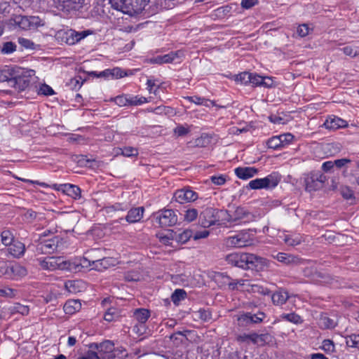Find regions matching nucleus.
I'll list each match as a JSON object with an SVG mask.
<instances>
[{
  "label": "nucleus",
  "instance_id": "a878e982",
  "mask_svg": "<svg viewBox=\"0 0 359 359\" xmlns=\"http://www.w3.org/2000/svg\"><path fill=\"white\" fill-rule=\"evenodd\" d=\"M178 53L176 52H171L164 55H158L156 57L151 59V62L154 64H164L173 62L177 57Z\"/></svg>",
  "mask_w": 359,
  "mask_h": 359
},
{
  "label": "nucleus",
  "instance_id": "a18cd8bd",
  "mask_svg": "<svg viewBox=\"0 0 359 359\" xmlns=\"http://www.w3.org/2000/svg\"><path fill=\"white\" fill-rule=\"evenodd\" d=\"M127 356V353L126 350L122 347H118L114 348V351L111 353V355H109L108 359H112V358H123Z\"/></svg>",
  "mask_w": 359,
  "mask_h": 359
},
{
  "label": "nucleus",
  "instance_id": "4be33fe9",
  "mask_svg": "<svg viewBox=\"0 0 359 359\" xmlns=\"http://www.w3.org/2000/svg\"><path fill=\"white\" fill-rule=\"evenodd\" d=\"M236 176L242 180H248L257 173V170L252 167H238L235 169Z\"/></svg>",
  "mask_w": 359,
  "mask_h": 359
},
{
  "label": "nucleus",
  "instance_id": "09e8293b",
  "mask_svg": "<svg viewBox=\"0 0 359 359\" xmlns=\"http://www.w3.org/2000/svg\"><path fill=\"white\" fill-rule=\"evenodd\" d=\"M196 315L198 318L204 322H208L212 318L211 313L209 311L205 309H199L196 312Z\"/></svg>",
  "mask_w": 359,
  "mask_h": 359
},
{
  "label": "nucleus",
  "instance_id": "49530a36",
  "mask_svg": "<svg viewBox=\"0 0 359 359\" xmlns=\"http://www.w3.org/2000/svg\"><path fill=\"white\" fill-rule=\"evenodd\" d=\"M118 317V313L117 309L115 308L109 309L104 315V319L108 322H111Z\"/></svg>",
  "mask_w": 359,
  "mask_h": 359
},
{
  "label": "nucleus",
  "instance_id": "393cba45",
  "mask_svg": "<svg viewBox=\"0 0 359 359\" xmlns=\"http://www.w3.org/2000/svg\"><path fill=\"white\" fill-rule=\"evenodd\" d=\"M8 252L15 257H20L23 255L25 251V245L20 241H14L8 246Z\"/></svg>",
  "mask_w": 359,
  "mask_h": 359
},
{
  "label": "nucleus",
  "instance_id": "8fccbe9b",
  "mask_svg": "<svg viewBox=\"0 0 359 359\" xmlns=\"http://www.w3.org/2000/svg\"><path fill=\"white\" fill-rule=\"evenodd\" d=\"M147 85L149 93L158 95L159 86L156 84L155 79H148L147 81Z\"/></svg>",
  "mask_w": 359,
  "mask_h": 359
},
{
  "label": "nucleus",
  "instance_id": "aec40b11",
  "mask_svg": "<svg viewBox=\"0 0 359 359\" xmlns=\"http://www.w3.org/2000/svg\"><path fill=\"white\" fill-rule=\"evenodd\" d=\"M90 257H91L90 255H88V257H84L81 259L79 264L83 267L90 266L92 269L98 270L100 269V266H103L104 268L107 267V264H108V259L107 258L90 261L89 259Z\"/></svg>",
  "mask_w": 359,
  "mask_h": 359
},
{
  "label": "nucleus",
  "instance_id": "a211bd4d",
  "mask_svg": "<svg viewBox=\"0 0 359 359\" xmlns=\"http://www.w3.org/2000/svg\"><path fill=\"white\" fill-rule=\"evenodd\" d=\"M250 84L252 86L271 88L273 86V80L269 76H262L255 73H252V79Z\"/></svg>",
  "mask_w": 359,
  "mask_h": 359
},
{
  "label": "nucleus",
  "instance_id": "ea45409f",
  "mask_svg": "<svg viewBox=\"0 0 359 359\" xmlns=\"http://www.w3.org/2000/svg\"><path fill=\"white\" fill-rule=\"evenodd\" d=\"M281 143L282 142L280 141L279 135H277L269 138L267 140L266 144L270 149H282Z\"/></svg>",
  "mask_w": 359,
  "mask_h": 359
},
{
  "label": "nucleus",
  "instance_id": "79ce46f5",
  "mask_svg": "<svg viewBox=\"0 0 359 359\" xmlns=\"http://www.w3.org/2000/svg\"><path fill=\"white\" fill-rule=\"evenodd\" d=\"M348 56L355 57L359 55V47L355 46H347L341 49Z\"/></svg>",
  "mask_w": 359,
  "mask_h": 359
},
{
  "label": "nucleus",
  "instance_id": "cd10ccee",
  "mask_svg": "<svg viewBox=\"0 0 359 359\" xmlns=\"http://www.w3.org/2000/svg\"><path fill=\"white\" fill-rule=\"evenodd\" d=\"M134 318L140 324H144L150 317V311L146 309H137L133 311Z\"/></svg>",
  "mask_w": 359,
  "mask_h": 359
},
{
  "label": "nucleus",
  "instance_id": "3c124183",
  "mask_svg": "<svg viewBox=\"0 0 359 359\" xmlns=\"http://www.w3.org/2000/svg\"><path fill=\"white\" fill-rule=\"evenodd\" d=\"M16 50V45L13 42H6L4 43L1 53L4 54H10Z\"/></svg>",
  "mask_w": 359,
  "mask_h": 359
},
{
  "label": "nucleus",
  "instance_id": "2eb2a0df",
  "mask_svg": "<svg viewBox=\"0 0 359 359\" xmlns=\"http://www.w3.org/2000/svg\"><path fill=\"white\" fill-rule=\"evenodd\" d=\"M264 318L265 314L262 312H259L256 314L248 313L239 316L238 318V322L240 326H247L250 323H261Z\"/></svg>",
  "mask_w": 359,
  "mask_h": 359
},
{
  "label": "nucleus",
  "instance_id": "1a4fd4ad",
  "mask_svg": "<svg viewBox=\"0 0 359 359\" xmlns=\"http://www.w3.org/2000/svg\"><path fill=\"white\" fill-rule=\"evenodd\" d=\"M280 179L276 175L271 174L264 178L251 180L248 186L252 189H271L276 187Z\"/></svg>",
  "mask_w": 359,
  "mask_h": 359
},
{
  "label": "nucleus",
  "instance_id": "c85d7f7f",
  "mask_svg": "<svg viewBox=\"0 0 359 359\" xmlns=\"http://www.w3.org/2000/svg\"><path fill=\"white\" fill-rule=\"evenodd\" d=\"M185 99L189 100L190 102H193L197 105H203L207 107H210L215 105L213 101L197 95L187 96L185 97Z\"/></svg>",
  "mask_w": 359,
  "mask_h": 359
},
{
  "label": "nucleus",
  "instance_id": "9d476101",
  "mask_svg": "<svg viewBox=\"0 0 359 359\" xmlns=\"http://www.w3.org/2000/svg\"><path fill=\"white\" fill-rule=\"evenodd\" d=\"M156 222L161 227H168L175 225L177 222V216L172 210H161L155 213Z\"/></svg>",
  "mask_w": 359,
  "mask_h": 359
},
{
  "label": "nucleus",
  "instance_id": "13d9d810",
  "mask_svg": "<svg viewBox=\"0 0 359 359\" xmlns=\"http://www.w3.org/2000/svg\"><path fill=\"white\" fill-rule=\"evenodd\" d=\"M311 28L307 24H302L299 25L297 29V33L301 37L306 36L310 32Z\"/></svg>",
  "mask_w": 359,
  "mask_h": 359
},
{
  "label": "nucleus",
  "instance_id": "39448f33",
  "mask_svg": "<svg viewBox=\"0 0 359 359\" xmlns=\"http://www.w3.org/2000/svg\"><path fill=\"white\" fill-rule=\"evenodd\" d=\"M39 264L43 269L50 271L57 269L72 271L75 269L74 263L61 257H45L43 259H39Z\"/></svg>",
  "mask_w": 359,
  "mask_h": 359
},
{
  "label": "nucleus",
  "instance_id": "052dcab7",
  "mask_svg": "<svg viewBox=\"0 0 359 359\" xmlns=\"http://www.w3.org/2000/svg\"><path fill=\"white\" fill-rule=\"evenodd\" d=\"M320 324L325 328H328V329L333 328L336 325L335 322L332 319H330V318H328L327 316L321 318Z\"/></svg>",
  "mask_w": 359,
  "mask_h": 359
},
{
  "label": "nucleus",
  "instance_id": "f03ea898",
  "mask_svg": "<svg viewBox=\"0 0 359 359\" xmlns=\"http://www.w3.org/2000/svg\"><path fill=\"white\" fill-rule=\"evenodd\" d=\"M8 24L22 30H34L43 26L44 22L39 16L13 15L8 20Z\"/></svg>",
  "mask_w": 359,
  "mask_h": 359
},
{
  "label": "nucleus",
  "instance_id": "bb28decb",
  "mask_svg": "<svg viewBox=\"0 0 359 359\" xmlns=\"http://www.w3.org/2000/svg\"><path fill=\"white\" fill-rule=\"evenodd\" d=\"M27 275L26 269L18 264H13L9 266L8 277L12 278H18Z\"/></svg>",
  "mask_w": 359,
  "mask_h": 359
},
{
  "label": "nucleus",
  "instance_id": "c756f323",
  "mask_svg": "<svg viewBox=\"0 0 359 359\" xmlns=\"http://www.w3.org/2000/svg\"><path fill=\"white\" fill-rule=\"evenodd\" d=\"M193 237V231L191 229H184L182 231L175 232L174 238L175 241L180 243H186L191 238Z\"/></svg>",
  "mask_w": 359,
  "mask_h": 359
},
{
  "label": "nucleus",
  "instance_id": "6e6552de",
  "mask_svg": "<svg viewBox=\"0 0 359 359\" xmlns=\"http://www.w3.org/2000/svg\"><path fill=\"white\" fill-rule=\"evenodd\" d=\"M13 79L11 80V86L18 90H24L28 87L30 82V76L32 70H26L20 67H14Z\"/></svg>",
  "mask_w": 359,
  "mask_h": 359
},
{
  "label": "nucleus",
  "instance_id": "0e129e2a",
  "mask_svg": "<svg viewBox=\"0 0 359 359\" xmlns=\"http://www.w3.org/2000/svg\"><path fill=\"white\" fill-rule=\"evenodd\" d=\"M39 93L44 95H51L54 93V91L51 87L46 84H43L40 86Z\"/></svg>",
  "mask_w": 359,
  "mask_h": 359
},
{
  "label": "nucleus",
  "instance_id": "864d4df0",
  "mask_svg": "<svg viewBox=\"0 0 359 359\" xmlns=\"http://www.w3.org/2000/svg\"><path fill=\"white\" fill-rule=\"evenodd\" d=\"M321 348L327 353H332L334 351V344L333 341L330 339L323 340Z\"/></svg>",
  "mask_w": 359,
  "mask_h": 359
},
{
  "label": "nucleus",
  "instance_id": "dca6fc26",
  "mask_svg": "<svg viewBox=\"0 0 359 359\" xmlns=\"http://www.w3.org/2000/svg\"><path fill=\"white\" fill-rule=\"evenodd\" d=\"M90 348L97 350L99 353L108 358L109 355L114 351V344L111 341L106 340L100 344H91Z\"/></svg>",
  "mask_w": 359,
  "mask_h": 359
},
{
  "label": "nucleus",
  "instance_id": "e433bc0d",
  "mask_svg": "<svg viewBox=\"0 0 359 359\" xmlns=\"http://www.w3.org/2000/svg\"><path fill=\"white\" fill-rule=\"evenodd\" d=\"M183 217L184 221L191 222L198 218V212L195 208H188L184 211Z\"/></svg>",
  "mask_w": 359,
  "mask_h": 359
},
{
  "label": "nucleus",
  "instance_id": "ddd939ff",
  "mask_svg": "<svg viewBox=\"0 0 359 359\" xmlns=\"http://www.w3.org/2000/svg\"><path fill=\"white\" fill-rule=\"evenodd\" d=\"M52 187L56 191H62L73 199L77 200L81 197V189L76 185L72 184H54Z\"/></svg>",
  "mask_w": 359,
  "mask_h": 359
},
{
  "label": "nucleus",
  "instance_id": "7c9ffc66",
  "mask_svg": "<svg viewBox=\"0 0 359 359\" xmlns=\"http://www.w3.org/2000/svg\"><path fill=\"white\" fill-rule=\"evenodd\" d=\"M275 258L278 262L284 263L285 264H297L298 263L299 261V259L297 257L284 252L278 253L275 256Z\"/></svg>",
  "mask_w": 359,
  "mask_h": 359
},
{
  "label": "nucleus",
  "instance_id": "680f3d73",
  "mask_svg": "<svg viewBox=\"0 0 359 359\" xmlns=\"http://www.w3.org/2000/svg\"><path fill=\"white\" fill-rule=\"evenodd\" d=\"M18 43L20 46L22 47L27 48V49H34V43L29 39L20 37L18 38Z\"/></svg>",
  "mask_w": 359,
  "mask_h": 359
},
{
  "label": "nucleus",
  "instance_id": "a19ab883",
  "mask_svg": "<svg viewBox=\"0 0 359 359\" xmlns=\"http://www.w3.org/2000/svg\"><path fill=\"white\" fill-rule=\"evenodd\" d=\"M348 346L359 349V334H351L346 337Z\"/></svg>",
  "mask_w": 359,
  "mask_h": 359
},
{
  "label": "nucleus",
  "instance_id": "6ab92c4d",
  "mask_svg": "<svg viewBox=\"0 0 359 359\" xmlns=\"http://www.w3.org/2000/svg\"><path fill=\"white\" fill-rule=\"evenodd\" d=\"M87 35L86 32H76L75 30L69 29L65 32L64 39H65L66 43L74 45L84 39Z\"/></svg>",
  "mask_w": 359,
  "mask_h": 359
},
{
  "label": "nucleus",
  "instance_id": "f3484780",
  "mask_svg": "<svg viewBox=\"0 0 359 359\" xmlns=\"http://www.w3.org/2000/svg\"><path fill=\"white\" fill-rule=\"evenodd\" d=\"M347 125L348 123L345 120L335 116H330L327 117L323 123L325 128L332 130L345 128Z\"/></svg>",
  "mask_w": 359,
  "mask_h": 359
},
{
  "label": "nucleus",
  "instance_id": "c03bdc74",
  "mask_svg": "<svg viewBox=\"0 0 359 359\" xmlns=\"http://www.w3.org/2000/svg\"><path fill=\"white\" fill-rule=\"evenodd\" d=\"M245 213L243 208H238L235 211V216H230L228 215V217H224V219H226L229 222H234L237 220L241 219L244 217Z\"/></svg>",
  "mask_w": 359,
  "mask_h": 359
},
{
  "label": "nucleus",
  "instance_id": "603ef678",
  "mask_svg": "<svg viewBox=\"0 0 359 359\" xmlns=\"http://www.w3.org/2000/svg\"><path fill=\"white\" fill-rule=\"evenodd\" d=\"M280 141L282 142V148L285 147L291 143L294 139V136L291 133H285L279 135Z\"/></svg>",
  "mask_w": 359,
  "mask_h": 359
},
{
  "label": "nucleus",
  "instance_id": "774afa93",
  "mask_svg": "<svg viewBox=\"0 0 359 359\" xmlns=\"http://www.w3.org/2000/svg\"><path fill=\"white\" fill-rule=\"evenodd\" d=\"M77 359H100L97 353L93 351H87L83 355L79 357Z\"/></svg>",
  "mask_w": 359,
  "mask_h": 359
},
{
  "label": "nucleus",
  "instance_id": "69168bd1",
  "mask_svg": "<svg viewBox=\"0 0 359 359\" xmlns=\"http://www.w3.org/2000/svg\"><path fill=\"white\" fill-rule=\"evenodd\" d=\"M10 11V3L6 1H0V15H5Z\"/></svg>",
  "mask_w": 359,
  "mask_h": 359
},
{
  "label": "nucleus",
  "instance_id": "e2e57ef3",
  "mask_svg": "<svg viewBox=\"0 0 359 359\" xmlns=\"http://www.w3.org/2000/svg\"><path fill=\"white\" fill-rule=\"evenodd\" d=\"M126 74L118 67H116L111 69V79H119L125 76Z\"/></svg>",
  "mask_w": 359,
  "mask_h": 359
},
{
  "label": "nucleus",
  "instance_id": "7ed1b4c3",
  "mask_svg": "<svg viewBox=\"0 0 359 359\" xmlns=\"http://www.w3.org/2000/svg\"><path fill=\"white\" fill-rule=\"evenodd\" d=\"M111 6L125 13H139L145 9L149 0H109Z\"/></svg>",
  "mask_w": 359,
  "mask_h": 359
},
{
  "label": "nucleus",
  "instance_id": "c9c22d12",
  "mask_svg": "<svg viewBox=\"0 0 359 359\" xmlns=\"http://www.w3.org/2000/svg\"><path fill=\"white\" fill-rule=\"evenodd\" d=\"M235 81L240 82L241 84L248 85L250 83L252 79V73L248 72H244L241 74L234 76Z\"/></svg>",
  "mask_w": 359,
  "mask_h": 359
},
{
  "label": "nucleus",
  "instance_id": "338daca9",
  "mask_svg": "<svg viewBox=\"0 0 359 359\" xmlns=\"http://www.w3.org/2000/svg\"><path fill=\"white\" fill-rule=\"evenodd\" d=\"M189 132V130L182 125L177 126L174 129V133L177 136H184Z\"/></svg>",
  "mask_w": 359,
  "mask_h": 359
},
{
  "label": "nucleus",
  "instance_id": "2f4dec72",
  "mask_svg": "<svg viewBox=\"0 0 359 359\" xmlns=\"http://www.w3.org/2000/svg\"><path fill=\"white\" fill-rule=\"evenodd\" d=\"M279 320L290 322L296 325L303 323V320L301 316L295 313H282L279 316Z\"/></svg>",
  "mask_w": 359,
  "mask_h": 359
},
{
  "label": "nucleus",
  "instance_id": "de8ad7c7",
  "mask_svg": "<svg viewBox=\"0 0 359 359\" xmlns=\"http://www.w3.org/2000/svg\"><path fill=\"white\" fill-rule=\"evenodd\" d=\"M170 339L176 346H178L186 339V335L182 332H177L171 334Z\"/></svg>",
  "mask_w": 359,
  "mask_h": 359
},
{
  "label": "nucleus",
  "instance_id": "72a5a7b5",
  "mask_svg": "<svg viewBox=\"0 0 359 359\" xmlns=\"http://www.w3.org/2000/svg\"><path fill=\"white\" fill-rule=\"evenodd\" d=\"M279 237L289 246H295L301 243V238L299 236H291L283 233V235Z\"/></svg>",
  "mask_w": 359,
  "mask_h": 359
},
{
  "label": "nucleus",
  "instance_id": "4468645a",
  "mask_svg": "<svg viewBox=\"0 0 359 359\" xmlns=\"http://www.w3.org/2000/svg\"><path fill=\"white\" fill-rule=\"evenodd\" d=\"M53 1L57 8L69 11L81 8L84 0H53Z\"/></svg>",
  "mask_w": 359,
  "mask_h": 359
},
{
  "label": "nucleus",
  "instance_id": "37998d69",
  "mask_svg": "<svg viewBox=\"0 0 359 359\" xmlns=\"http://www.w3.org/2000/svg\"><path fill=\"white\" fill-rule=\"evenodd\" d=\"M186 295H187V294L184 290H181V289H177L172 293V294L171 296V299H172V302L175 304H177L179 302L185 299Z\"/></svg>",
  "mask_w": 359,
  "mask_h": 359
},
{
  "label": "nucleus",
  "instance_id": "5701e85b",
  "mask_svg": "<svg viewBox=\"0 0 359 359\" xmlns=\"http://www.w3.org/2000/svg\"><path fill=\"white\" fill-rule=\"evenodd\" d=\"M289 297L290 296L287 291L283 289H279L272 294L271 299L273 304L282 306L286 302Z\"/></svg>",
  "mask_w": 359,
  "mask_h": 359
},
{
  "label": "nucleus",
  "instance_id": "473e14b6",
  "mask_svg": "<svg viewBox=\"0 0 359 359\" xmlns=\"http://www.w3.org/2000/svg\"><path fill=\"white\" fill-rule=\"evenodd\" d=\"M14 67H6L0 71V82L8 81L11 86V80L13 79Z\"/></svg>",
  "mask_w": 359,
  "mask_h": 359
},
{
  "label": "nucleus",
  "instance_id": "423d86ee",
  "mask_svg": "<svg viewBox=\"0 0 359 359\" xmlns=\"http://www.w3.org/2000/svg\"><path fill=\"white\" fill-rule=\"evenodd\" d=\"M228 213L224 210H218L213 208H205L199 215V222L204 228L217 224L221 217L224 218Z\"/></svg>",
  "mask_w": 359,
  "mask_h": 359
},
{
  "label": "nucleus",
  "instance_id": "9b49d317",
  "mask_svg": "<svg viewBox=\"0 0 359 359\" xmlns=\"http://www.w3.org/2000/svg\"><path fill=\"white\" fill-rule=\"evenodd\" d=\"M325 177L319 172H311L304 177L306 190L316 191L323 187Z\"/></svg>",
  "mask_w": 359,
  "mask_h": 359
},
{
  "label": "nucleus",
  "instance_id": "f704fd0d",
  "mask_svg": "<svg viewBox=\"0 0 359 359\" xmlns=\"http://www.w3.org/2000/svg\"><path fill=\"white\" fill-rule=\"evenodd\" d=\"M246 290L248 292L259 293L264 295L269 294V290L267 288H265L263 286L258 284H252L250 282V285L248 286Z\"/></svg>",
  "mask_w": 359,
  "mask_h": 359
},
{
  "label": "nucleus",
  "instance_id": "f8f14e48",
  "mask_svg": "<svg viewBox=\"0 0 359 359\" xmlns=\"http://www.w3.org/2000/svg\"><path fill=\"white\" fill-rule=\"evenodd\" d=\"M198 198V194L189 187L178 189L173 195V198L180 204L194 202Z\"/></svg>",
  "mask_w": 359,
  "mask_h": 359
},
{
  "label": "nucleus",
  "instance_id": "5fc2aeb1",
  "mask_svg": "<svg viewBox=\"0 0 359 359\" xmlns=\"http://www.w3.org/2000/svg\"><path fill=\"white\" fill-rule=\"evenodd\" d=\"M266 338H267L266 334L252 333V342L254 344L263 345L265 343Z\"/></svg>",
  "mask_w": 359,
  "mask_h": 359
},
{
  "label": "nucleus",
  "instance_id": "20e7f679",
  "mask_svg": "<svg viewBox=\"0 0 359 359\" xmlns=\"http://www.w3.org/2000/svg\"><path fill=\"white\" fill-rule=\"evenodd\" d=\"M255 235L250 230L241 231L224 238V243L227 248H244L253 244Z\"/></svg>",
  "mask_w": 359,
  "mask_h": 359
},
{
  "label": "nucleus",
  "instance_id": "4d7b16f0",
  "mask_svg": "<svg viewBox=\"0 0 359 359\" xmlns=\"http://www.w3.org/2000/svg\"><path fill=\"white\" fill-rule=\"evenodd\" d=\"M121 154L126 157L135 156L138 154L137 149L132 147H126L121 149Z\"/></svg>",
  "mask_w": 359,
  "mask_h": 359
},
{
  "label": "nucleus",
  "instance_id": "6e6d98bb",
  "mask_svg": "<svg viewBox=\"0 0 359 359\" xmlns=\"http://www.w3.org/2000/svg\"><path fill=\"white\" fill-rule=\"evenodd\" d=\"M114 101L117 105L120 107L127 106L128 105V95L116 96L114 98Z\"/></svg>",
  "mask_w": 359,
  "mask_h": 359
},
{
  "label": "nucleus",
  "instance_id": "4c0bfd02",
  "mask_svg": "<svg viewBox=\"0 0 359 359\" xmlns=\"http://www.w3.org/2000/svg\"><path fill=\"white\" fill-rule=\"evenodd\" d=\"M149 100L147 98L143 97V96H139V95H128V105L131 106H138L141 105L144 103L148 102Z\"/></svg>",
  "mask_w": 359,
  "mask_h": 359
},
{
  "label": "nucleus",
  "instance_id": "f257e3e1",
  "mask_svg": "<svg viewBox=\"0 0 359 359\" xmlns=\"http://www.w3.org/2000/svg\"><path fill=\"white\" fill-rule=\"evenodd\" d=\"M228 264L244 269L257 267L263 259L250 253H231L226 257Z\"/></svg>",
  "mask_w": 359,
  "mask_h": 359
},
{
  "label": "nucleus",
  "instance_id": "b1692460",
  "mask_svg": "<svg viewBox=\"0 0 359 359\" xmlns=\"http://www.w3.org/2000/svg\"><path fill=\"white\" fill-rule=\"evenodd\" d=\"M81 308V303L78 299H69L66 302L63 306L65 313L72 315L79 311Z\"/></svg>",
  "mask_w": 359,
  "mask_h": 359
},
{
  "label": "nucleus",
  "instance_id": "412c9836",
  "mask_svg": "<svg viewBox=\"0 0 359 359\" xmlns=\"http://www.w3.org/2000/svg\"><path fill=\"white\" fill-rule=\"evenodd\" d=\"M144 208L143 207H137L131 208L126 217V219L128 223H136L141 220L143 217Z\"/></svg>",
  "mask_w": 359,
  "mask_h": 359
},
{
  "label": "nucleus",
  "instance_id": "0eeeda50",
  "mask_svg": "<svg viewBox=\"0 0 359 359\" xmlns=\"http://www.w3.org/2000/svg\"><path fill=\"white\" fill-rule=\"evenodd\" d=\"M62 239L60 236H53L46 238V235L40 236L36 245V251L40 254H50L57 250L62 244Z\"/></svg>",
  "mask_w": 359,
  "mask_h": 359
},
{
  "label": "nucleus",
  "instance_id": "bf43d9fd",
  "mask_svg": "<svg viewBox=\"0 0 359 359\" xmlns=\"http://www.w3.org/2000/svg\"><path fill=\"white\" fill-rule=\"evenodd\" d=\"M230 287H231L232 289H234L236 287H238V285L241 287L243 290H246V288L248 285H250V281L248 280H236V282L230 283Z\"/></svg>",
  "mask_w": 359,
  "mask_h": 359
},
{
  "label": "nucleus",
  "instance_id": "58836bf2",
  "mask_svg": "<svg viewBox=\"0 0 359 359\" xmlns=\"http://www.w3.org/2000/svg\"><path fill=\"white\" fill-rule=\"evenodd\" d=\"M1 243L6 245H11L15 241L13 233L8 230H4L1 233Z\"/></svg>",
  "mask_w": 359,
  "mask_h": 359
}]
</instances>
